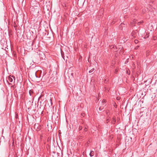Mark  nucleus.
Instances as JSON below:
<instances>
[{
	"label": "nucleus",
	"mask_w": 157,
	"mask_h": 157,
	"mask_svg": "<svg viewBox=\"0 0 157 157\" xmlns=\"http://www.w3.org/2000/svg\"><path fill=\"white\" fill-rule=\"evenodd\" d=\"M15 77L13 76H10L8 77L7 81L10 85H12L15 82Z\"/></svg>",
	"instance_id": "nucleus-1"
},
{
	"label": "nucleus",
	"mask_w": 157,
	"mask_h": 157,
	"mask_svg": "<svg viewBox=\"0 0 157 157\" xmlns=\"http://www.w3.org/2000/svg\"><path fill=\"white\" fill-rule=\"evenodd\" d=\"M34 128L37 131H40L41 129V127L40 124L38 123H36L34 125Z\"/></svg>",
	"instance_id": "nucleus-2"
},
{
	"label": "nucleus",
	"mask_w": 157,
	"mask_h": 157,
	"mask_svg": "<svg viewBox=\"0 0 157 157\" xmlns=\"http://www.w3.org/2000/svg\"><path fill=\"white\" fill-rule=\"evenodd\" d=\"M88 69L89 70V73H93L94 71L95 70V68L94 67H93L92 66H90L87 69V70Z\"/></svg>",
	"instance_id": "nucleus-3"
},
{
	"label": "nucleus",
	"mask_w": 157,
	"mask_h": 157,
	"mask_svg": "<svg viewBox=\"0 0 157 157\" xmlns=\"http://www.w3.org/2000/svg\"><path fill=\"white\" fill-rule=\"evenodd\" d=\"M29 94L30 96L33 97L34 91L33 89L30 90H29Z\"/></svg>",
	"instance_id": "nucleus-4"
},
{
	"label": "nucleus",
	"mask_w": 157,
	"mask_h": 157,
	"mask_svg": "<svg viewBox=\"0 0 157 157\" xmlns=\"http://www.w3.org/2000/svg\"><path fill=\"white\" fill-rule=\"evenodd\" d=\"M94 151H91L90 152V155L91 157H92L94 155Z\"/></svg>",
	"instance_id": "nucleus-5"
},
{
	"label": "nucleus",
	"mask_w": 157,
	"mask_h": 157,
	"mask_svg": "<svg viewBox=\"0 0 157 157\" xmlns=\"http://www.w3.org/2000/svg\"><path fill=\"white\" fill-rule=\"evenodd\" d=\"M116 122L115 118L113 117V120L112 121V124H115Z\"/></svg>",
	"instance_id": "nucleus-6"
},
{
	"label": "nucleus",
	"mask_w": 157,
	"mask_h": 157,
	"mask_svg": "<svg viewBox=\"0 0 157 157\" xmlns=\"http://www.w3.org/2000/svg\"><path fill=\"white\" fill-rule=\"evenodd\" d=\"M113 138V135H110L109 137V140L111 139V140Z\"/></svg>",
	"instance_id": "nucleus-7"
},
{
	"label": "nucleus",
	"mask_w": 157,
	"mask_h": 157,
	"mask_svg": "<svg viewBox=\"0 0 157 157\" xmlns=\"http://www.w3.org/2000/svg\"><path fill=\"white\" fill-rule=\"evenodd\" d=\"M109 47L110 48H114V45H109Z\"/></svg>",
	"instance_id": "nucleus-8"
},
{
	"label": "nucleus",
	"mask_w": 157,
	"mask_h": 157,
	"mask_svg": "<svg viewBox=\"0 0 157 157\" xmlns=\"http://www.w3.org/2000/svg\"><path fill=\"white\" fill-rule=\"evenodd\" d=\"M61 54L62 56V58L64 60H65V59L64 58V55L63 53L62 52H61Z\"/></svg>",
	"instance_id": "nucleus-9"
},
{
	"label": "nucleus",
	"mask_w": 157,
	"mask_h": 157,
	"mask_svg": "<svg viewBox=\"0 0 157 157\" xmlns=\"http://www.w3.org/2000/svg\"><path fill=\"white\" fill-rule=\"evenodd\" d=\"M15 117L16 119H17L18 118V114L16 113H15Z\"/></svg>",
	"instance_id": "nucleus-10"
},
{
	"label": "nucleus",
	"mask_w": 157,
	"mask_h": 157,
	"mask_svg": "<svg viewBox=\"0 0 157 157\" xmlns=\"http://www.w3.org/2000/svg\"><path fill=\"white\" fill-rule=\"evenodd\" d=\"M85 113H81V116L82 117H84L85 116Z\"/></svg>",
	"instance_id": "nucleus-11"
},
{
	"label": "nucleus",
	"mask_w": 157,
	"mask_h": 157,
	"mask_svg": "<svg viewBox=\"0 0 157 157\" xmlns=\"http://www.w3.org/2000/svg\"><path fill=\"white\" fill-rule=\"evenodd\" d=\"M78 138L79 139H81L83 138V136H79L78 137Z\"/></svg>",
	"instance_id": "nucleus-12"
},
{
	"label": "nucleus",
	"mask_w": 157,
	"mask_h": 157,
	"mask_svg": "<svg viewBox=\"0 0 157 157\" xmlns=\"http://www.w3.org/2000/svg\"><path fill=\"white\" fill-rule=\"evenodd\" d=\"M116 21V20H114L112 22H111V25H113L115 23V22Z\"/></svg>",
	"instance_id": "nucleus-13"
},
{
	"label": "nucleus",
	"mask_w": 157,
	"mask_h": 157,
	"mask_svg": "<svg viewBox=\"0 0 157 157\" xmlns=\"http://www.w3.org/2000/svg\"><path fill=\"white\" fill-rule=\"evenodd\" d=\"M134 42L136 44H137L139 42V41L137 40H135L134 41Z\"/></svg>",
	"instance_id": "nucleus-14"
},
{
	"label": "nucleus",
	"mask_w": 157,
	"mask_h": 157,
	"mask_svg": "<svg viewBox=\"0 0 157 157\" xmlns=\"http://www.w3.org/2000/svg\"><path fill=\"white\" fill-rule=\"evenodd\" d=\"M82 126H80L79 127V130H81L82 129Z\"/></svg>",
	"instance_id": "nucleus-15"
},
{
	"label": "nucleus",
	"mask_w": 157,
	"mask_h": 157,
	"mask_svg": "<svg viewBox=\"0 0 157 157\" xmlns=\"http://www.w3.org/2000/svg\"><path fill=\"white\" fill-rule=\"evenodd\" d=\"M113 104H114V106L116 108L117 107V105L116 104L115 102H113Z\"/></svg>",
	"instance_id": "nucleus-16"
},
{
	"label": "nucleus",
	"mask_w": 157,
	"mask_h": 157,
	"mask_svg": "<svg viewBox=\"0 0 157 157\" xmlns=\"http://www.w3.org/2000/svg\"><path fill=\"white\" fill-rule=\"evenodd\" d=\"M85 145L86 147L88 146V142H87V143H86Z\"/></svg>",
	"instance_id": "nucleus-17"
},
{
	"label": "nucleus",
	"mask_w": 157,
	"mask_h": 157,
	"mask_svg": "<svg viewBox=\"0 0 157 157\" xmlns=\"http://www.w3.org/2000/svg\"><path fill=\"white\" fill-rule=\"evenodd\" d=\"M84 130L85 132H87V128H85L84 129Z\"/></svg>",
	"instance_id": "nucleus-18"
},
{
	"label": "nucleus",
	"mask_w": 157,
	"mask_h": 157,
	"mask_svg": "<svg viewBox=\"0 0 157 157\" xmlns=\"http://www.w3.org/2000/svg\"><path fill=\"white\" fill-rule=\"evenodd\" d=\"M99 109L100 110H102V109H103V108H102L101 107H100L99 108Z\"/></svg>",
	"instance_id": "nucleus-19"
},
{
	"label": "nucleus",
	"mask_w": 157,
	"mask_h": 157,
	"mask_svg": "<svg viewBox=\"0 0 157 157\" xmlns=\"http://www.w3.org/2000/svg\"><path fill=\"white\" fill-rule=\"evenodd\" d=\"M124 18H127L128 17V16L127 15H125L124 17Z\"/></svg>",
	"instance_id": "nucleus-20"
},
{
	"label": "nucleus",
	"mask_w": 157,
	"mask_h": 157,
	"mask_svg": "<svg viewBox=\"0 0 157 157\" xmlns=\"http://www.w3.org/2000/svg\"><path fill=\"white\" fill-rule=\"evenodd\" d=\"M135 32H133L132 33V35H134V34H135Z\"/></svg>",
	"instance_id": "nucleus-21"
},
{
	"label": "nucleus",
	"mask_w": 157,
	"mask_h": 157,
	"mask_svg": "<svg viewBox=\"0 0 157 157\" xmlns=\"http://www.w3.org/2000/svg\"><path fill=\"white\" fill-rule=\"evenodd\" d=\"M141 23V22H138L137 24H138V25H140Z\"/></svg>",
	"instance_id": "nucleus-22"
},
{
	"label": "nucleus",
	"mask_w": 157,
	"mask_h": 157,
	"mask_svg": "<svg viewBox=\"0 0 157 157\" xmlns=\"http://www.w3.org/2000/svg\"><path fill=\"white\" fill-rule=\"evenodd\" d=\"M124 25V24L123 23H121V24L120 25V26H122V25Z\"/></svg>",
	"instance_id": "nucleus-23"
},
{
	"label": "nucleus",
	"mask_w": 157,
	"mask_h": 157,
	"mask_svg": "<svg viewBox=\"0 0 157 157\" xmlns=\"http://www.w3.org/2000/svg\"><path fill=\"white\" fill-rule=\"evenodd\" d=\"M50 101H51V104H52V102H51V101H52V100H51V99H50Z\"/></svg>",
	"instance_id": "nucleus-24"
},
{
	"label": "nucleus",
	"mask_w": 157,
	"mask_h": 157,
	"mask_svg": "<svg viewBox=\"0 0 157 157\" xmlns=\"http://www.w3.org/2000/svg\"><path fill=\"white\" fill-rule=\"evenodd\" d=\"M28 103H29V104H30L31 105H32L30 101H29V102H28Z\"/></svg>",
	"instance_id": "nucleus-25"
},
{
	"label": "nucleus",
	"mask_w": 157,
	"mask_h": 157,
	"mask_svg": "<svg viewBox=\"0 0 157 157\" xmlns=\"http://www.w3.org/2000/svg\"><path fill=\"white\" fill-rule=\"evenodd\" d=\"M105 100H102V102H105Z\"/></svg>",
	"instance_id": "nucleus-26"
},
{
	"label": "nucleus",
	"mask_w": 157,
	"mask_h": 157,
	"mask_svg": "<svg viewBox=\"0 0 157 157\" xmlns=\"http://www.w3.org/2000/svg\"><path fill=\"white\" fill-rule=\"evenodd\" d=\"M87 142H88V144L89 142H90V141H88Z\"/></svg>",
	"instance_id": "nucleus-27"
},
{
	"label": "nucleus",
	"mask_w": 157,
	"mask_h": 157,
	"mask_svg": "<svg viewBox=\"0 0 157 157\" xmlns=\"http://www.w3.org/2000/svg\"><path fill=\"white\" fill-rule=\"evenodd\" d=\"M48 139H49V138H48V140H49Z\"/></svg>",
	"instance_id": "nucleus-28"
},
{
	"label": "nucleus",
	"mask_w": 157,
	"mask_h": 157,
	"mask_svg": "<svg viewBox=\"0 0 157 157\" xmlns=\"http://www.w3.org/2000/svg\"><path fill=\"white\" fill-rule=\"evenodd\" d=\"M14 26L15 27H16V25H14Z\"/></svg>",
	"instance_id": "nucleus-29"
},
{
	"label": "nucleus",
	"mask_w": 157,
	"mask_h": 157,
	"mask_svg": "<svg viewBox=\"0 0 157 157\" xmlns=\"http://www.w3.org/2000/svg\"><path fill=\"white\" fill-rule=\"evenodd\" d=\"M14 26L15 27H16V25H14Z\"/></svg>",
	"instance_id": "nucleus-30"
},
{
	"label": "nucleus",
	"mask_w": 157,
	"mask_h": 157,
	"mask_svg": "<svg viewBox=\"0 0 157 157\" xmlns=\"http://www.w3.org/2000/svg\"><path fill=\"white\" fill-rule=\"evenodd\" d=\"M33 42L32 43V45H33Z\"/></svg>",
	"instance_id": "nucleus-31"
},
{
	"label": "nucleus",
	"mask_w": 157,
	"mask_h": 157,
	"mask_svg": "<svg viewBox=\"0 0 157 157\" xmlns=\"http://www.w3.org/2000/svg\"><path fill=\"white\" fill-rule=\"evenodd\" d=\"M108 121V119H106V121Z\"/></svg>",
	"instance_id": "nucleus-32"
},
{
	"label": "nucleus",
	"mask_w": 157,
	"mask_h": 157,
	"mask_svg": "<svg viewBox=\"0 0 157 157\" xmlns=\"http://www.w3.org/2000/svg\"><path fill=\"white\" fill-rule=\"evenodd\" d=\"M28 109H29V108H28Z\"/></svg>",
	"instance_id": "nucleus-33"
}]
</instances>
